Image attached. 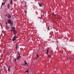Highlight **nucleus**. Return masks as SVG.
<instances>
[{"mask_svg": "<svg viewBox=\"0 0 74 74\" xmlns=\"http://www.w3.org/2000/svg\"><path fill=\"white\" fill-rule=\"evenodd\" d=\"M8 23L10 24L11 26H12L13 25V22H12V21L10 19H9L8 21Z\"/></svg>", "mask_w": 74, "mask_h": 74, "instance_id": "obj_1", "label": "nucleus"}, {"mask_svg": "<svg viewBox=\"0 0 74 74\" xmlns=\"http://www.w3.org/2000/svg\"><path fill=\"white\" fill-rule=\"evenodd\" d=\"M16 39V36H14V37L13 38L12 40L13 41H14Z\"/></svg>", "mask_w": 74, "mask_h": 74, "instance_id": "obj_2", "label": "nucleus"}, {"mask_svg": "<svg viewBox=\"0 0 74 74\" xmlns=\"http://www.w3.org/2000/svg\"><path fill=\"white\" fill-rule=\"evenodd\" d=\"M21 56H18L17 57L16 60H19V59H21Z\"/></svg>", "mask_w": 74, "mask_h": 74, "instance_id": "obj_3", "label": "nucleus"}, {"mask_svg": "<svg viewBox=\"0 0 74 74\" xmlns=\"http://www.w3.org/2000/svg\"><path fill=\"white\" fill-rule=\"evenodd\" d=\"M15 28L14 27H12V31H13V32H14V31H15Z\"/></svg>", "mask_w": 74, "mask_h": 74, "instance_id": "obj_4", "label": "nucleus"}, {"mask_svg": "<svg viewBox=\"0 0 74 74\" xmlns=\"http://www.w3.org/2000/svg\"><path fill=\"white\" fill-rule=\"evenodd\" d=\"M13 32H14V35H16V34H17V32H16V31H13Z\"/></svg>", "mask_w": 74, "mask_h": 74, "instance_id": "obj_5", "label": "nucleus"}, {"mask_svg": "<svg viewBox=\"0 0 74 74\" xmlns=\"http://www.w3.org/2000/svg\"><path fill=\"white\" fill-rule=\"evenodd\" d=\"M10 4H8L7 6L8 9H10Z\"/></svg>", "mask_w": 74, "mask_h": 74, "instance_id": "obj_6", "label": "nucleus"}, {"mask_svg": "<svg viewBox=\"0 0 74 74\" xmlns=\"http://www.w3.org/2000/svg\"><path fill=\"white\" fill-rule=\"evenodd\" d=\"M8 18H11V15L10 14L8 16Z\"/></svg>", "mask_w": 74, "mask_h": 74, "instance_id": "obj_7", "label": "nucleus"}, {"mask_svg": "<svg viewBox=\"0 0 74 74\" xmlns=\"http://www.w3.org/2000/svg\"><path fill=\"white\" fill-rule=\"evenodd\" d=\"M18 46L17 45H16L15 47L16 49L17 50V49H18Z\"/></svg>", "mask_w": 74, "mask_h": 74, "instance_id": "obj_8", "label": "nucleus"}, {"mask_svg": "<svg viewBox=\"0 0 74 74\" xmlns=\"http://www.w3.org/2000/svg\"><path fill=\"white\" fill-rule=\"evenodd\" d=\"M49 51V49H48L47 50V55H48V53H49V52L48 51Z\"/></svg>", "mask_w": 74, "mask_h": 74, "instance_id": "obj_9", "label": "nucleus"}, {"mask_svg": "<svg viewBox=\"0 0 74 74\" xmlns=\"http://www.w3.org/2000/svg\"><path fill=\"white\" fill-rule=\"evenodd\" d=\"M10 66H9L8 68V71H9V72H10Z\"/></svg>", "mask_w": 74, "mask_h": 74, "instance_id": "obj_10", "label": "nucleus"}, {"mask_svg": "<svg viewBox=\"0 0 74 74\" xmlns=\"http://www.w3.org/2000/svg\"><path fill=\"white\" fill-rule=\"evenodd\" d=\"M40 7H42V5L41 3L39 4Z\"/></svg>", "mask_w": 74, "mask_h": 74, "instance_id": "obj_11", "label": "nucleus"}, {"mask_svg": "<svg viewBox=\"0 0 74 74\" xmlns=\"http://www.w3.org/2000/svg\"><path fill=\"white\" fill-rule=\"evenodd\" d=\"M5 27H6V29H8L9 28V27H8V26L7 25H6Z\"/></svg>", "mask_w": 74, "mask_h": 74, "instance_id": "obj_12", "label": "nucleus"}, {"mask_svg": "<svg viewBox=\"0 0 74 74\" xmlns=\"http://www.w3.org/2000/svg\"><path fill=\"white\" fill-rule=\"evenodd\" d=\"M10 3V4H12V0H11Z\"/></svg>", "mask_w": 74, "mask_h": 74, "instance_id": "obj_13", "label": "nucleus"}, {"mask_svg": "<svg viewBox=\"0 0 74 74\" xmlns=\"http://www.w3.org/2000/svg\"><path fill=\"white\" fill-rule=\"evenodd\" d=\"M18 56H21V53H19V52H18Z\"/></svg>", "mask_w": 74, "mask_h": 74, "instance_id": "obj_14", "label": "nucleus"}, {"mask_svg": "<svg viewBox=\"0 0 74 74\" xmlns=\"http://www.w3.org/2000/svg\"><path fill=\"white\" fill-rule=\"evenodd\" d=\"M5 4V2H2V5H4Z\"/></svg>", "mask_w": 74, "mask_h": 74, "instance_id": "obj_15", "label": "nucleus"}, {"mask_svg": "<svg viewBox=\"0 0 74 74\" xmlns=\"http://www.w3.org/2000/svg\"><path fill=\"white\" fill-rule=\"evenodd\" d=\"M36 56H37L36 59H37V58H39V56H38V55H36Z\"/></svg>", "mask_w": 74, "mask_h": 74, "instance_id": "obj_16", "label": "nucleus"}, {"mask_svg": "<svg viewBox=\"0 0 74 74\" xmlns=\"http://www.w3.org/2000/svg\"><path fill=\"white\" fill-rule=\"evenodd\" d=\"M24 62H25V64H26L27 65V62H26V61H25Z\"/></svg>", "mask_w": 74, "mask_h": 74, "instance_id": "obj_17", "label": "nucleus"}, {"mask_svg": "<svg viewBox=\"0 0 74 74\" xmlns=\"http://www.w3.org/2000/svg\"><path fill=\"white\" fill-rule=\"evenodd\" d=\"M26 73H28L29 72V69H28L27 70L25 71Z\"/></svg>", "mask_w": 74, "mask_h": 74, "instance_id": "obj_18", "label": "nucleus"}, {"mask_svg": "<svg viewBox=\"0 0 74 74\" xmlns=\"http://www.w3.org/2000/svg\"><path fill=\"white\" fill-rule=\"evenodd\" d=\"M47 30H50V29H49V27H48L47 28Z\"/></svg>", "mask_w": 74, "mask_h": 74, "instance_id": "obj_19", "label": "nucleus"}, {"mask_svg": "<svg viewBox=\"0 0 74 74\" xmlns=\"http://www.w3.org/2000/svg\"><path fill=\"white\" fill-rule=\"evenodd\" d=\"M22 65H24V66H27V64H25V63L24 64H22Z\"/></svg>", "mask_w": 74, "mask_h": 74, "instance_id": "obj_20", "label": "nucleus"}, {"mask_svg": "<svg viewBox=\"0 0 74 74\" xmlns=\"http://www.w3.org/2000/svg\"><path fill=\"white\" fill-rule=\"evenodd\" d=\"M48 56L49 57H51V55L49 56V55H48Z\"/></svg>", "mask_w": 74, "mask_h": 74, "instance_id": "obj_21", "label": "nucleus"}, {"mask_svg": "<svg viewBox=\"0 0 74 74\" xmlns=\"http://www.w3.org/2000/svg\"><path fill=\"white\" fill-rule=\"evenodd\" d=\"M14 60L15 62H16V59H14Z\"/></svg>", "mask_w": 74, "mask_h": 74, "instance_id": "obj_22", "label": "nucleus"}, {"mask_svg": "<svg viewBox=\"0 0 74 74\" xmlns=\"http://www.w3.org/2000/svg\"><path fill=\"white\" fill-rule=\"evenodd\" d=\"M25 13H27V11H25Z\"/></svg>", "mask_w": 74, "mask_h": 74, "instance_id": "obj_23", "label": "nucleus"}, {"mask_svg": "<svg viewBox=\"0 0 74 74\" xmlns=\"http://www.w3.org/2000/svg\"><path fill=\"white\" fill-rule=\"evenodd\" d=\"M6 23V25H8V23Z\"/></svg>", "mask_w": 74, "mask_h": 74, "instance_id": "obj_24", "label": "nucleus"}, {"mask_svg": "<svg viewBox=\"0 0 74 74\" xmlns=\"http://www.w3.org/2000/svg\"><path fill=\"white\" fill-rule=\"evenodd\" d=\"M5 16H7V15H5Z\"/></svg>", "mask_w": 74, "mask_h": 74, "instance_id": "obj_25", "label": "nucleus"}, {"mask_svg": "<svg viewBox=\"0 0 74 74\" xmlns=\"http://www.w3.org/2000/svg\"><path fill=\"white\" fill-rule=\"evenodd\" d=\"M25 4H27L26 2H25Z\"/></svg>", "mask_w": 74, "mask_h": 74, "instance_id": "obj_26", "label": "nucleus"}]
</instances>
